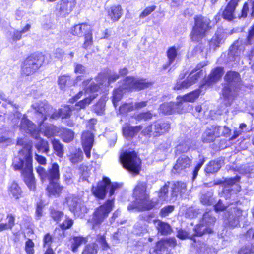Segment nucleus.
<instances>
[{
	"mask_svg": "<svg viewBox=\"0 0 254 254\" xmlns=\"http://www.w3.org/2000/svg\"><path fill=\"white\" fill-rule=\"evenodd\" d=\"M36 171L42 181H58L60 178L59 166L56 163H53L48 171L41 166L38 167Z\"/></svg>",
	"mask_w": 254,
	"mask_h": 254,
	"instance_id": "13",
	"label": "nucleus"
},
{
	"mask_svg": "<svg viewBox=\"0 0 254 254\" xmlns=\"http://www.w3.org/2000/svg\"><path fill=\"white\" fill-rule=\"evenodd\" d=\"M186 190V184L182 182H176L172 184L171 187V194L170 200L175 199L178 194L182 195Z\"/></svg>",
	"mask_w": 254,
	"mask_h": 254,
	"instance_id": "28",
	"label": "nucleus"
},
{
	"mask_svg": "<svg viewBox=\"0 0 254 254\" xmlns=\"http://www.w3.org/2000/svg\"><path fill=\"white\" fill-rule=\"evenodd\" d=\"M176 240L174 238L163 239L157 242L156 246L150 250V254H168L167 246L174 247L176 245Z\"/></svg>",
	"mask_w": 254,
	"mask_h": 254,
	"instance_id": "15",
	"label": "nucleus"
},
{
	"mask_svg": "<svg viewBox=\"0 0 254 254\" xmlns=\"http://www.w3.org/2000/svg\"><path fill=\"white\" fill-rule=\"evenodd\" d=\"M91 80H87L84 81L82 84L84 89L83 91H80L74 97V100H76L80 99L83 94L86 97L83 100H82L77 103L73 107V110L78 111L81 109L85 108L87 106L89 105L91 102L95 98L98 94L99 87L97 84L91 83L88 87L87 85L89 84Z\"/></svg>",
	"mask_w": 254,
	"mask_h": 254,
	"instance_id": "4",
	"label": "nucleus"
},
{
	"mask_svg": "<svg viewBox=\"0 0 254 254\" xmlns=\"http://www.w3.org/2000/svg\"><path fill=\"white\" fill-rule=\"evenodd\" d=\"M142 129L141 125L136 126H127L123 129V133L126 138H132Z\"/></svg>",
	"mask_w": 254,
	"mask_h": 254,
	"instance_id": "33",
	"label": "nucleus"
},
{
	"mask_svg": "<svg viewBox=\"0 0 254 254\" xmlns=\"http://www.w3.org/2000/svg\"><path fill=\"white\" fill-rule=\"evenodd\" d=\"M73 223V221L72 219L66 216L64 221L61 225V228L62 229H68L72 226Z\"/></svg>",
	"mask_w": 254,
	"mask_h": 254,
	"instance_id": "64",
	"label": "nucleus"
},
{
	"mask_svg": "<svg viewBox=\"0 0 254 254\" xmlns=\"http://www.w3.org/2000/svg\"><path fill=\"white\" fill-rule=\"evenodd\" d=\"M64 204L74 214L79 215L87 213L88 211L86 206L83 203H79L78 198L73 194H69L66 196Z\"/></svg>",
	"mask_w": 254,
	"mask_h": 254,
	"instance_id": "14",
	"label": "nucleus"
},
{
	"mask_svg": "<svg viewBox=\"0 0 254 254\" xmlns=\"http://www.w3.org/2000/svg\"><path fill=\"white\" fill-rule=\"evenodd\" d=\"M181 102L178 100L176 103L167 102L160 105V110L164 114H171L181 111Z\"/></svg>",
	"mask_w": 254,
	"mask_h": 254,
	"instance_id": "22",
	"label": "nucleus"
},
{
	"mask_svg": "<svg viewBox=\"0 0 254 254\" xmlns=\"http://www.w3.org/2000/svg\"><path fill=\"white\" fill-rule=\"evenodd\" d=\"M63 140L65 142H69L72 141L74 137V133L71 130L64 128L62 130L61 134Z\"/></svg>",
	"mask_w": 254,
	"mask_h": 254,
	"instance_id": "52",
	"label": "nucleus"
},
{
	"mask_svg": "<svg viewBox=\"0 0 254 254\" xmlns=\"http://www.w3.org/2000/svg\"><path fill=\"white\" fill-rule=\"evenodd\" d=\"M226 208L227 209L225 213V218L226 219L227 223L231 227H237L239 224L240 219L243 216L242 211L238 207L237 203H232L226 206L220 200L214 205V209L216 212L223 211Z\"/></svg>",
	"mask_w": 254,
	"mask_h": 254,
	"instance_id": "6",
	"label": "nucleus"
},
{
	"mask_svg": "<svg viewBox=\"0 0 254 254\" xmlns=\"http://www.w3.org/2000/svg\"><path fill=\"white\" fill-rule=\"evenodd\" d=\"M134 110L133 103L125 104L120 106L119 111L121 113H126Z\"/></svg>",
	"mask_w": 254,
	"mask_h": 254,
	"instance_id": "60",
	"label": "nucleus"
},
{
	"mask_svg": "<svg viewBox=\"0 0 254 254\" xmlns=\"http://www.w3.org/2000/svg\"><path fill=\"white\" fill-rule=\"evenodd\" d=\"M211 21L207 17L196 16L194 17V25L190 34V39L195 42H200L205 37L211 29Z\"/></svg>",
	"mask_w": 254,
	"mask_h": 254,
	"instance_id": "7",
	"label": "nucleus"
},
{
	"mask_svg": "<svg viewBox=\"0 0 254 254\" xmlns=\"http://www.w3.org/2000/svg\"><path fill=\"white\" fill-rule=\"evenodd\" d=\"M153 222L158 232L162 235H167L171 232V228L168 223L159 220H153Z\"/></svg>",
	"mask_w": 254,
	"mask_h": 254,
	"instance_id": "34",
	"label": "nucleus"
},
{
	"mask_svg": "<svg viewBox=\"0 0 254 254\" xmlns=\"http://www.w3.org/2000/svg\"><path fill=\"white\" fill-rule=\"evenodd\" d=\"M122 15V8L119 5L111 6L108 11V16L113 21H118Z\"/></svg>",
	"mask_w": 254,
	"mask_h": 254,
	"instance_id": "36",
	"label": "nucleus"
},
{
	"mask_svg": "<svg viewBox=\"0 0 254 254\" xmlns=\"http://www.w3.org/2000/svg\"><path fill=\"white\" fill-rule=\"evenodd\" d=\"M203 77L202 70L200 68L193 69L187 77L186 79L183 80L184 76L178 80L174 87L175 90H181L187 88L196 83L199 79Z\"/></svg>",
	"mask_w": 254,
	"mask_h": 254,
	"instance_id": "12",
	"label": "nucleus"
},
{
	"mask_svg": "<svg viewBox=\"0 0 254 254\" xmlns=\"http://www.w3.org/2000/svg\"><path fill=\"white\" fill-rule=\"evenodd\" d=\"M8 192L14 198L18 199L22 194V190L18 184L15 182L11 183L8 187Z\"/></svg>",
	"mask_w": 254,
	"mask_h": 254,
	"instance_id": "39",
	"label": "nucleus"
},
{
	"mask_svg": "<svg viewBox=\"0 0 254 254\" xmlns=\"http://www.w3.org/2000/svg\"><path fill=\"white\" fill-rule=\"evenodd\" d=\"M218 133L215 132V128L211 126L206 128L202 136V140L203 142L210 143L213 142L216 138H218Z\"/></svg>",
	"mask_w": 254,
	"mask_h": 254,
	"instance_id": "29",
	"label": "nucleus"
},
{
	"mask_svg": "<svg viewBox=\"0 0 254 254\" xmlns=\"http://www.w3.org/2000/svg\"><path fill=\"white\" fill-rule=\"evenodd\" d=\"M44 57L41 53L31 54L25 60V62L30 64H37L44 62Z\"/></svg>",
	"mask_w": 254,
	"mask_h": 254,
	"instance_id": "46",
	"label": "nucleus"
},
{
	"mask_svg": "<svg viewBox=\"0 0 254 254\" xmlns=\"http://www.w3.org/2000/svg\"><path fill=\"white\" fill-rule=\"evenodd\" d=\"M70 161L73 164L78 163L80 162L83 158V153L82 151L78 149H76L75 151L69 156Z\"/></svg>",
	"mask_w": 254,
	"mask_h": 254,
	"instance_id": "49",
	"label": "nucleus"
},
{
	"mask_svg": "<svg viewBox=\"0 0 254 254\" xmlns=\"http://www.w3.org/2000/svg\"><path fill=\"white\" fill-rule=\"evenodd\" d=\"M94 141V137L92 133L86 131L83 133L81 136L82 144L86 157H90V151L92 147Z\"/></svg>",
	"mask_w": 254,
	"mask_h": 254,
	"instance_id": "19",
	"label": "nucleus"
},
{
	"mask_svg": "<svg viewBox=\"0 0 254 254\" xmlns=\"http://www.w3.org/2000/svg\"><path fill=\"white\" fill-rule=\"evenodd\" d=\"M21 130L25 131L26 133L31 135L32 137H37V132H39L36 129V126L30 120L27 119L25 115H23L21 119L20 126Z\"/></svg>",
	"mask_w": 254,
	"mask_h": 254,
	"instance_id": "20",
	"label": "nucleus"
},
{
	"mask_svg": "<svg viewBox=\"0 0 254 254\" xmlns=\"http://www.w3.org/2000/svg\"><path fill=\"white\" fill-rule=\"evenodd\" d=\"M70 241L71 249L72 251L75 252L81 245L87 242V239L86 237L74 236L71 239Z\"/></svg>",
	"mask_w": 254,
	"mask_h": 254,
	"instance_id": "37",
	"label": "nucleus"
},
{
	"mask_svg": "<svg viewBox=\"0 0 254 254\" xmlns=\"http://www.w3.org/2000/svg\"><path fill=\"white\" fill-rule=\"evenodd\" d=\"M240 0H230L223 12V17L228 20L236 18L235 10Z\"/></svg>",
	"mask_w": 254,
	"mask_h": 254,
	"instance_id": "21",
	"label": "nucleus"
},
{
	"mask_svg": "<svg viewBox=\"0 0 254 254\" xmlns=\"http://www.w3.org/2000/svg\"><path fill=\"white\" fill-rule=\"evenodd\" d=\"M12 140L10 136V132L6 128L0 129V143L6 144L7 145L11 144Z\"/></svg>",
	"mask_w": 254,
	"mask_h": 254,
	"instance_id": "40",
	"label": "nucleus"
},
{
	"mask_svg": "<svg viewBox=\"0 0 254 254\" xmlns=\"http://www.w3.org/2000/svg\"><path fill=\"white\" fill-rule=\"evenodd\" d=\"M114 202V198L109 199L105 204L95 209L91 219L93 229L98 228L108 217L109 213L112 210Z\"/></svg>",
	"mask_w": 254,
	"mask_h": 254,
	"instance_id": "10",
	"label": "nucleus"
},
{
	"mask_svg": "<svg viewBox=\"0 0 254 254\" xmlns=\"http://www.w3.org/2000/svg\"><path fill=\"white\" fill-rule=\"evenodd\" d=\"M213 194L211 192H208L203 194L201 197V202L204 205H210L213 204Z\"/></svg>",
	"mask_w": 254,
	"mask_h": 254,
	"instance_id": "56",
	"label": "nucleus"
},
{
	"mask_svg": "<svg viewBox=\"0 0 254 254\" xmlns=\"http://www.w3.org/2000/svg\"><path fill=\"white\" fill-rule=\"evenodd\" d=\"M72 109L69 106H64L61 108L59 111L55 109V112L58 114V117L56 119L61 117L62 119H65L69 118L71 116Z\"/></svg>",
	"mask_w": 254,
	"mask_h": 254,
	"instance_id": "42",
	"label": "nucleus"
},
{
	"mask_svg": "<svg viewBox=\"0 0 254 254\" xmlns=\"http://www.w3.org/2000/svg\"><path fill=\"white\" fill-rule=\"evenodd\" d=\"M177 51L178 49L175 46H172L167 50V56L170 64L174 62L177 55Z\"/></svg>",
	"mask_w": 254,
	"mask_h": 254,
	"instance_id": "54",
	"label": "nucleus"
},
{
	"mask_svg": "<svg viewBox=\"0 0 254 254\" xmlns=\"http://www.w3.org/2000/svg\"><path fill=\"white\" fill-rule=\"evenodd\" d=\"M240 179L239 176H236L235 178H225L224 180H220L215 183V185L223 184V193L226 194V196H228V193L232 191L231 187L238 182Z\"/></svg>",
	"mask_w": 254,
	"mask_h": 254,
	"instance_id": "23",
	"label": "nucleus"
},
{
	"mask_svg": "<svg viewBox=\"0 0 254 254\" xmlns=\"http://www.w3.org/2000/svg\"><path fill=\"white\" fill-rule=\"evenodd\" d=\"M215 221L216 218L213 217L210 212H206L204 214L202 219L201 221L202 224L209 228H212Z\"/></svg>",
	"mask_w": 254,
	"mask_h": 254,
	"instance_id": "45",
	"label": "nucleus"
},
{
	"mask_svg": "<svg viewBox=\"0 0 254 254\" xmlns=\"http://www.w3.org/2000/svg\"><path fill=\"white\" fill-rule=\"evenodd\" d=\"M194 230L195 232V235L201 236L204 234L212 233V228L207 227V226H205L204 224H202V222L200 221V224L196 226Z\"/></svg>",
	"mask_w": 254,
	"mask_h": 254,
	"instance_id": "43",
	"label": "nucleus"
},
{
	"mask_svg": "<svg viewBox=\"0 0 254 254\" xmlns=\"http://www.w3.org/2000/svg\"><path fill=\"white\" fill-rule=\"evenodd\" d=\"M153 126L152 124L144 128L141 131V134L144 136L150 137L151 135H153Z\"/></svg>",
	"mask_w": 254,
	"mask_h": 254,
	"instance_id": "62",
	"label": "nucleus"
},
{
	"mask_svg": "<svg viewBox=\"0 0 254 254\" xmlns=\"http://www.w3.org/2000/svg\"><path fill=\"white\" fill-rule=\"evenodd\" d=\"M151 83L145 79L127 77L123 86L114 91L113 103L116 107V103L121 100L123 95V90L125 89H135L141 90L149 87Z\"/></svg>",
	"mask_w": 254,
	"mask_h": 254,
	"instance_id": "5",
	"label": "nucleus"
},
{
	"mask_svg": "<svg viewBox=\"0 0 254 254\" xmlns=\"http://www.w3.org/2000/svg\"><path fill=\"white\" fill-rule=\"evenodd\" d=\"M170 182H168L161 188L159 193V198L163 201H168L170 200L168 196V188Z\"/></svg>",
	"mask_w": 254,
	"mask_h": 254,
	"instance_id": "47",
	"label": "nucleus"
},
{
	"mask_svg": "<svg viewBox=\"0 0 254 254\" xmlns=\"http://www.w3.org/2000/svg\"><path fill=\"white\" fill-rule=\"evenodd\" d=\"M120 159L123 167L129 172L138 174L141 161L134 151H126L121 154Z\"/></svg>",
	"mask_w": 254,
	"mask_h": 254,
	"instance_id": "9",
	"label": "nucleus"
},
{
	"mask_svg": "<svg viewBox=\"0 0 254 254\" xmlns=\"http://www.w3.org/2000/svg\"><path fill=\"white\" fill-rule=\"evenodd\" d=\"M97 248L98 246L95 243L89 244L85 247L82 254H97Z\"/></svg>",
	"mask_w": 254,
	"mask_h": 254,
	"instance_id": "53",
	"label": "nucleus"
},
{
	"mask_svg": "<svg viewBox=\"0 0 254 254\" xmlns=\"http://www.w3.org/2000/svg\"><path fill=\"white\" fill-rule=\"evenodd\" d=\"M32 107L35 110V118L38 125H41L48 118L50 120H56L58 117L55 109L46 101L35 103Z\"/></svg>",
	"mask_w": 254,
	"mask_h": 254,
	"instance_id": "8",
	"label": "nucleus"
},
{
	"mask_svg": "<svg viewBox=\"0 0 254 254\" xmlns=\"http://www.w3.org/2000/svg\"><path fill=\"white\" fill-rule=\"evenodd\" d=\"M225 84L222 90L225 104L230 105L237 95L236 89L240 85L241 79L238 72H228L224 77Z\"/></svg>",
	"mask_w": 254,
	"mask_h": 254,
	"instance_id": "3",
	"label": "nucleus"
},
{
	"mask_svg": "<svg viewBox=\"0 0 254 254\" xmlns=\"http://www.w3.org/2000/svg\"><path fill=\"white\" fill-rule=\"evenodd\" d=\"M174 207L173 206H167L161 209L160 214L162 217H166L170 213H172L174 211Z\"/></svg>",
	"mask_w": 254,
	"mask_h": 254,
	"instance_id": "63",
	"label": "nucleus"
},
{
	"mask_svg": "<svg viewBox=\"0 0 254 254\" xmlns=\"http://www.w3.org/2000/svg\"><path fill=\"white\" fill-rule=\"evenodd\" d=\"M205 87V85H201L200 87V89L196 90L191 92L183 96L178 97L177 99L180 103V106L181 107L182 102H194L196 99H197L200 94L202 89Z\"/></svg>",
	"mask_w": 254,
	"mask_h": 254,
	"instance_id": "27",
	"label": "nucleus"
},
{
	"mask_svg": "<svg viewBox=\"0 0 254 254\" xmlns=\"http://www.w3.org/2000/svg\"><path fill=\"white\" fill-rule=\"evenodd\" d=\"M225 36V33L223 29H218L210 42V46L214 48L219 47L223 42Z\"/></svg>",
	"mask_w": 254,
	"mask_h": 254,
	"instance_id": "32",
	"label": "nucleus"
},
{
	"mask_svg": "<svg viewBox=\"0 0 254 254\" xmlns=\"http://www.w3.org/2000/svg\"><path fill=\"white\" fill-rule=\"evenodd\" d=\"M153 136L156 137L167 132L170 127L169 123L163 121H157L153 123Z\"/></svg>",
	"mask_w": 254,
	"mask_h": 254,
	"instance_id": "24",
	"label": "nucleus"
},
{
	"mask_svg": "<svg viewBox=\"0 0 254 254\" xmlns=\"http://www.w3.org/2000/svg\"><path fill=\"white\" fill-rule=\"evenodd\" d=\"M152 114L150 112H143L134 115V118L137 121H146L151 119Z\"/></svg>",
	"mask_w": 254,
	"mask_h": 254,
	"instance_id": "57",
	"label": "nucleus"
},
{
	"mask_svg": "<svg viewBox=\"0 0 254 254\" xmlns=\"http://www.w3.org/2000/svg\"><path fill=\"white\" fill-rule=\"evenodd\" d=\"M34 244L33 241L30 239H28L25 244V251L27 254H34Z\"/></svg>",
	"mask_w": 254,
	"mask_h": 254,
	"instance_id": "61",
	"label": "nucleus"
},
{
	"mask_svg": "<svg viewBox=\"0 0 254 254\" xmlns=\"http://www.w3.org/2000/svg\"><path fill=\"white\" fill-rule=\"evenodd\" d=\"M7 222L5 223L2 222L1 219L0 223V232L8 230L11 229L15 224V218L12 214H8L6 217Z\"/></svg>",
	"mask_w": 254,
	"mask_h": 254,
	"instance_id": "38",
	"label": "nucleus"
},
{
	"mask_svg": "<svg viewBox=\"0 0 254 254\" xmlns=\"http://www.w3.org/2000/svg\"><path fill=\"white\" fill-rule=\"evenodd\" d=\"M33 137L37 140V142L35 143V146L38 151V153H47L49 151V144L47 141L39 137V132H37V138L35 136Z\"/></svg>",
	"mask_w": 254,
	"mask_h": 254,
	"instance_id": "35",
	"label": "nucleus"
},
{
	"mask_svg": "<svg viewBox=\"0 0 254 254\" xmlns=\"http://www.w3.org/2000/svg\"><path fill=\"white\" fill-rule=\"evenodd\" d=\"M76 4V0H61L56 5V10L59 14L65 17L69 14Z\"/></svg>",
	"mask_w": 254,
	"mask_h": 254,
	"instance_id": "16",
	"label": "nucleus"
},
{
	"mask_svg": "<svg viewBox=\"0 0 254 254\" xmlns=\"http://www.w3.org/2000/svg\"><path fill=\"white\" fill-rule=\"evenodd\" d=\"M191 164V159L186 155H182L177 160L172 172L174 174H183L187 171Z\"/></svg>",
	"mask_w": 254,
	"mask_h": 254,
	"instance_id": "17",
	"label": "nucleus"
},
{
	"mask_svg": "<svg viewBox=\"0 0 254 254\" xmlns=\"http://www.w3.org/2000/svg\"><path fill=\"white\" fill-rule=\"evenodd\" d=\"M241 52L242 47H240L239 42L237 41L231 46L229 52L227 55V60L225 62H240V55Z\"/></svg>",
	"mask_w": 254,
	"mask_h": 254,
	"instance_id": "18",
	"label": "nucleus"
},
{
	"mask_svg": "<svg viewBox=\"0 0 254 254\" xmlns=\"http://www.w3.org/2000/svg\"><path fill=\"white\" fill-rule=\"evenodd\" d=\"M50 215L53 220L58 223L59 221L61 220V218L64 217V213L61 211H59L54 209H51Z\"/></svg>",
	"mask_w": 254,
	"mask_h": 254,
	"instance_id": "58",
	"label": "nucleus"
},
{
	"mask_svg": "<svg viewBox=\"0 0 254 254\" xmlns=\"http://www.w3.org/2000/svg\"><path fill=\"white\" fill-rule=\"evenodd\" d=\"M191 141L190 140H187L176 147V151L179 153H184L187 152L190 148Z\"/></svg>",
	"mask_w": 254,
	"mask_h": 254,
	"instance_id": "51",
	"label": "nucleus"
},
{
	"mask_svg": "<svg viewBox=\"0 0 254 254\" xmlns=\"http://www.w3.org/2000/svg\"><path fill=\"white\" fill-rule=\"evenodd\" d=\"M40 131L44 136L48 138L51 137L57 134L58 128L52 124L39 125Z\"/></svg>",
	"mask_w": 254,
	"mask_h": 254,
	"instance_id": "31",
	"label": "nucleus"
},
{
	"mask_svg": "<svg viewBox=\"0 0 254 254\" xmlns=\"http://www.w3.org/2000/svg\"><path fill=\"white\" fill-rule=\"evenodd\" d=\"M223 69L222 67H217L212 70L207 79L206 80V85L210 86L218 82L223 75Z\"/></svg>",
	"mask_w": 254,
	"mask_h": 254,
	"instance_id": "25",
	"label": "nucleus"
},
{
	"mask_svg": "<svg viewBox=\"0 0 254 254\" xmlns=\"http://www.w3.org/2000/svg\"><path fill=\"white\" fill-rule=\"evenodd\" d=\"M32 145L28 144L20 150L13 160L12 165L16 170H19L30 190L36 188L35 180L33 174Z\"/></svg>",
	"mask_w": 254,
	"mask_h": 254,
	"instance_id": "1",
	"label": "nucleus"
},
{
	"mask_svg": "<svg viewBox=\"0 0 254 254\" xmlns=\"http://www.w3.org/2000/svg\"><path fill=\"white\" fill-rule=\"evenodd\" d=\"M221 167L220 161H211L207 165L205 168L206 173H214L217 172Z\"/></svg>",
	"mask_w": 254,
	"mask_h": 254,
	"instance_id": "41",
	"label": "nucleus"
},
{
	"mask_svg": "<svg viewBox=\"0 0 254 254\" xmlns=\"http://www.w3.org/2000/svg\"><path fill=\"white\" fill-rule=\"evenodd\" d=\"M120 187L117 183H111L110 179L104 177L103 180L99 182L96 187H93L92 191L93 194L100 199H104L107 189H109V194L111 197L116 189Z\"/></svg>",
	"mask_w": 254,
	"mask_h": 254,
	"instance_id": "11",
	"label": "nucleus"
},
{
	"mask_svg": "<svg viewBox=\"0 0 254 254\" xmlns=\"http://www.w3.org/2000/svg\"><path fill=\"white\" fill-rule=\"evenodd\" d=\"M92 32H87L85 35V41L83 44V47L85 49H87L92 45Z\"/></svg>",
	"mask_w": 254,
	"mask_h": 254,
	"instance_id": "59",
	"label": "nucleus"
},
{
	"mask_svg": "<svg viewBox=\"0 0 254 254\" xmlns=\"http://www.w3.org/2000/svg\"><path fill=\"white\" fill-rule=\"evenodd\" d=\"M63 187L61 186L58 181H50L47 187V190L49 195L59 196L61 194Z\"/></svg>",
	"mask_w": 254,
	"mask_h": 254,
	"instance_id": "30",
	"label": "nucleus"
},
{
	"mask_svg": "<svg viewBox=\"0 0 254 254\" xmlns=\"http://www.w3.org/2000/svg\"><path fill=\"white\" fill-rule=\"evenodd\" d=\"M38 64H23L21 67L22 73L26 76L34 73L38 69Z\"/></svg>",
	"mask_w": 254,
	"mask_h": 254,
	"instance_id": "48",
	"label": "nucleus"
},
{
	"mask_svg": "<svg viewBox=\"0 0 254 254\" xmlns=\"http://www.w3.org/2000/svg\"><path fill=\"white\" fill-rule=\"evenodd\" d=\"M54 238L53 236L50 233L46 234L43 239V247L48 249H52L51 248V245L53 242Z\"/></svg>",
	"mask_w": 254,
	"mask_h": 254,
	"instance_id": "55",
	"label": "nucleus"
},
{
	"mask_svg": "<svg viewBox=\"0 0 254 254\" xmlns=\"http://www.w3.org/2000/svg\"><path fill=\"white\" fill-rule=\"evenodd\" d=\"M146 189V183L140 182L137 184L133 192L135 200L128 206V210H148L154 207L155 204L150 199Z\"/></svg>",
	"mask_w": 254,
	"mask_h": 254,
	"instance_id": "2",
	"label": "nucleus"
},
{
	"mask_svg": "<svg viewBox=\"0 0 254 254\" xmlns=\"http://www.w3.org/2000/svg\"><path fill=\"white\" fill-rule=\"evenodd\" d=\"M52 144L54 150L57 153V155L59 157H62L64 154V147L59 140L54 139L52 140Z\"/></svg>",
	"mask_w": 254,
	"mask_h": 254,
	"instance_id": "50",
	"label": "nucleus"
},
{
	"mask_svg": "<svg viewBox=\"0 0 254 254\" xmlns=\"http://www.w3.org/2000/svg\"><path fill=\"white\" fill-rule=\"evenodd\" d=\"M92 27L86 23H82L76 25L71 29V33L72 35L78 37H81L83 34L87 32H92Z\"/></svg>",
	"mask_w": 254,
	"mask_h": 254,
	"instance_id": "26",
	"label": "nucleus"
},
{
	"mask_svg": "<svg viewBox=\"0 0 254 254\" xmlns=\"http://www.w3.org/2000/svg\"><path fill=\"white\" fill-rule=\"evenodd\" d=\"M58 82L60 88L61 89H64L66 86H70L74 84V82L70 77L66 75H64L59 77Z\"/></svg>",
	"mask_w": 254,
	"mask_h": 254,
	"instance_id": "44",
	"label": "nucleus"
}]
</instances>
